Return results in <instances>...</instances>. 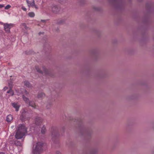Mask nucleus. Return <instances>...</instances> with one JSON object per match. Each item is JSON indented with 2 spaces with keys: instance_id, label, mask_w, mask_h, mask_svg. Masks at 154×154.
Segmentation results:
<instances>
[{
  "instance_id": "nucleus-1",
  "label": "nucleus",
  "mask_w": 154,
  "mask_h": 154,
  "mask_svg": "<svg viewBox=\"0 0 154 154\" xmlns=\"http://www.w3.org/2000/svg\"><path fill=\"white\" fill-rule=\"evenodd\" d=\"M27 128L23 125H20L15 137L16 138L19 139L22 138L26 133Z\"/></svg>"
},
{
  "instance_id": "nucleus-2",
  "label": "nucleus",
  "mask_w": 154,
  "mask_h": 154,
  "mask_svg": "<svg viewBox=\"0 0 154 154\" xmlns=\"http://www.w3.org/2000/svg\"><path fill=\"white\" fill-rule=\"evenodd\" d=\"M44 144L41 142L36 143L33 149V154H41L43 152V147Z\"/></svg>"
},
{
  "instance_id": "nucleus-3",
  "label": "nucleus",
  "mask_w": 154,
  "mask_h": 154,
  "mask_svg": "<svg viewBox=\"0 0 154 154\" xmlns=\"http://www.w3.org/2000/svg\"><path fill=\"white\" fill-rule=\"evenodd\" d=\"M1 23L2 24H3L4 26V30L7 33L10 32V29L11 28L13 27L14 26V24L13 23L8 24L7 23H4L2 22H1Z\"/></svg>"
},
{
  "instance_id": "nucleus-4",
  "label": "nucleus",
  "mask_w": 154,
  "mask_h": 154,
  "mask_svg": "<svg viewBox=\"0 0 154 154\" xmlns=\"http://www.w3.org/2000/svg\"><path fill=\"white\" fill-rule=\"evenodd\" d=\"M35 69L37 72L38 73L42 74H48V71L45 67H42V69L43 71L41 70L38 66L35 67Z\"/></svg>"
},
{
  "instance_id": "nucleus-5",
  "label": "nucleus",
  "mask_w": 154,
  "mask_h": 154,
  "mask_svg": "<svg viewBox=\"0 0 154 154\" xmlns=\"http://www.w3.org/2000/svg\"><path fill=\"white\" fill-rule=\"evenodd\" d=\"M51 9L54 13L57 14L59 13L61 9L59 7L56 5H53L51 7Z\"/></svg>"
},
{
  "instance_id": "nucleus-6",
  "label": "nucleus",
  "mask_w": 154,
  "mask_h": 154,
  "mask_svg": "<svg viewBox=\"0 0 154 154\" xmlns=\"http://www.w3.org/2000/svg\"><path fill=\"white\" fill-rule=\"evenodd\" d=\"M42 120L39 117H38L35 119V123L36 125H39L42 123Z\"/></svg>"
},
{
  "instance_id": "nucleus-7",
  "label": "nucleus",
  "mask_w": 154,
  "mask_h": 154,
  "mask_svg": "<svg viewBox=\"0 0 154 154\" xmlns=\"http://www.w3.org/2000/svg\"><path fill=\"white\" fill-rule=\"evenodd\" d=\"M26 2L28 4V5L29 7H30V6H31L32 7H33L34 5H35V1L34 0H33L32 2H31L30 1H29L28 0H26Z\"/></svg>"
},
{
  "instance_id": "nucleus-8",
  "label": "nucleus",
  "mask_w": 154,
  "mask_h": 154,
  "mask_svg": "<svg viewBox=\"0 0 154 154\" xmlns=\"http://www.w3.org/2000/svg\"><path fill=\"white\" fill-rule=\"evenodd\" d=\"M29 105L34 109H36L37 108V106L35 105V103L33 101H29Z\"/></svg>"
},
{
  "instance_id": "nucleus-9",
  "label": "nucleus",
  "mask_w": 154,
  "mask_h": 154,
  "mask_svg": "<svg viewBox=\"0 0 154 154\" xmlns=\"http://www.w3.org/2000/svg\"><path fill=\"white\" fill-rule=\"evenodd\" d=\"M9 85L10 87V89L9 91H7V93L8 94H10L12 96L14 95V93L13 91L11 89V88L12 86V85H10V84H9Z\"/></svg>"
},
{
  "instance_id": "nucleus-10",
  "label": "nucleus",
  "mask_w": 154,
  "mask_h": 154,
  "mask_svg": "<svg viewBox=\"0 0 154 154\" xmlns=\"http://www.w3.org/2000/svg\"><path fill=\"white\" fill-rule=\"evenodd\" d=\"M12 106H13L15 108L16 110L17 111H18L19 110L20 106L18 105L17 103H12Z\"/></svg>"
},
{
  "instance_id": "nucleus-11",
  "label": "nucleus",
  "mask_w": 154,
  "mask_h": 154,
  "mask_svg": "<svg viewBox=\"0 0 154 154\" xmlns=\"http://www.w3.org/2000/svg\"><path fill=\"white\" fill-rule=\"evenodd\" d=\"M13 117L12 115H8L6 118V120L8 122H10L13 120Z\"/></svg>"
},
{
  "instance_id": "nucleus-12",
  "label": "nucleus",
  "mask_w": 154,
  "mask_h": 154,
  "mask_svg": "<svg viewBox=\"0 0 154 154\" xmlns=\"http://www.w3.org/2000/svg\"><path fill=\"white\" fill-rule=\"evenodd\" d=\"M45 94L44 93L40 92L38 94L37 97L38 98H42L45 97Z\"/></svg>"
},
{
  "instance_id": "nucleus-13",
  "label": "nucleus",
  "mask_w": 154,
  "mask_h": 154,
  "mask_svg": "<svg viewBox=\"0 0 154 154\" xmlns=\"http://www.w3.org/2000/svg\"><path fill=\"white\" fill-rule=\"evenodd\" d=\"M24 85L26 86V87L28 88L32 87V85L30 84L29 82L27 81H25L24 82Z\"/></svg>"
},
{
  "instance_id": "nucleus-14",
  "label": "nucleus",
  "mask_w": 154,
  "mask_h": 154,
  "mask_svg": "<svg viewBox=\"0 0 154 154\" xmlns=\"http://www.w3.org/2000/svg\"><path fill=\"white\" fill-rule=\"evenodd\" d=\"M23 100L26 103H28L29 101V100L28 98L25 97L24 95H23Z\"/></svg>"
},
{
  "instance_id": "nucleus-15",
  "label": "nucleus",
  "mask_w": 154,
  "mask_h": 154,
  "mask_svg": "<svg viewBox=\"0 0 154 154\" xmlns=\"http://www.w3.org/2000/svg\"><path fill=\"white\" fill-rule=\"evenodd\" d=\"M28 15L31 17H33L35 15V14L33 12H29L28 13Z\"/></svg>"
},
{
  "instance_id": "nucleus-16",
  "label": "nucleus",
  "mask_w": 154,
  "mask_h": 154,
  "mask_svg": "<svg viewBox=\"0 0 154 154\" xmlns=\"http://www.w3.org/2000/svg\"><path fill=\"white\" fill-rule=\"evenodd\" d=\"M46 131V128L45 127H43L42 128L41 132L43 134H44L45 133Z\"/></svg>"
},
{
  "instance_id": "nucleus-17",
  "label": "nucleus",
  "mask_w": 154,
  "mask_h": 154,
  "mask_svg": "<svg viewBox=\"0 0 154 154\" xmlns=\"http://www.w3.org/2000/svg\"><path fill=\"white\" fill-rule=\"evenodd\" d=\"M22 25L24 27V28L26 29H29V27H27L26 26V24H25V23H22Z\"/></svg>"
},
{
  "instance_id": "nucleus-18",
  "label": "nucleus",
  "mask_w": 154,
  "mask_h": 154,
  "mask_svg": "<svg viewBox=\"0 0 154 154\" xmlns=\"http://www.w3.org/2000/svg\"><path fill=\"white\" fill-rule=\"evenodd\" d=\"M11 7V5H8L5 7V9L6 10H8Z\"/></svg>"
},
{
  "instance_id": "nucleus-19",
  "label": "nucleus",
  "mask_w": 154,
  "mask_h": 154,
  "mask_svg": "<svg viewBox=\"0 0 154 154\" xmlns=\"http://www.w3.org/2000/svg\"><path fill=\"white\" fill-rule=\"evenodd\" d=\"M21 9L24 11H26V9L24 6H22Z\"/></svg>"
},
{
  "instance_id": "nucleus-20",
  "label": "nucleus",
  "mask_w": 154,
  "mask_h": 154,
  "mask_svg": "<svg viewBox=\"0 0 154 154\" xmlns=\"http://www.w3.org/2000/svg\"><path fill=\"white\" fill-rule=\"evenodd\" d=\"M24 93H25V94L26 95H27L28 94H29L28 92L26 90L25 91Z\"/></svg>"
},
{
  "instance_id": "nucleus-21",
  "label": "nucleus",
  "mask_w": 154,
  "mask_h": 154,
  "mask_svg": "<svg viewBox=\"0 0 154 154\" xmlns=\"http://www.w3.org/2000/svg\"><path fill=\"white\" fill-rule=\"evenodd\" d=\"M55 154H61V153L59 151H57Z\"/></svg>"
},
{
  "instance_id": "nucleus-22",
  "label": "nucleus",
  "mask_w": 154,
  "mask_h": 154,
  "mask_svg": "<svg viewBox=\"0 0 154 154\" xmlns=\"http://www.w3.org/2000/svg\"><path fill=\"white\" fill-rule=\"evenodd\" d=\"M4 7V5H1L0 4V8H3Z\"/></svg>"
},
{
  "instance_id": "nucleus-23",
  "label": "nucleus",
  "mask_w": 154,
  "mask_h": 154,
  "mask_svg": "<svg viewBox=\"0 0 154 154\" xmlns=\"http://www.w3.org/2000/svg\"><path fill=\"white\" fill-rule=\"evenodd\" d=\"M34 7L35 9H38V7L35 4V5L33 7Z\"/></svg>"
},
{
  "instance_id": "nucleus-24",
  "label": "nucleus",
  "mask_w": 154,
  "mask_h": 154,
  "mask_svg": "<svg viewBox=\"0 0 154 154\" xmlns=\"http://www.w3.org/2000/svg\"><path fill=\"white\" fill-rule=\"evenodd\" d=\"M8 88L7 87H5L4 88V91H6L7 89Z\"/></svg>"
},
{
  "instance_id": "nucleus-25",
  "label": "nucleus",
  "mask_w": 154,
  "mask_h": 154,
  "mask_svg": "<svg viewBox=\"0 0 154 154\" xmlns=\"http://www.w3.org/2000/svg\"><path fill=\"white\" fill-rule=\"evenodd\" d=\"M42 22H45V20H41Z\"/></svg>"
},
{
  "instance_id": "nucleus-26",
  "label": "nucleus",
  "mask_w": 154,
  "mask_h": 154,
  "mask_svg": "<svg viewBox=\"0 0 154 154\" xmlns=\"http://www.w3.org/2000/svg\"><path fill=\"white\" fill-rule=\"evenodd\" d=\"M0 154H5L3 152H1Z\"/></svg>"
},
{
  "instance_id": "nucleus-27",
  "label": "nucleus",
  "mask_w": 154,
  "mask_h": 154,
  "mask_svg": "<svg viewBox=\"0 0 154 154\" xmlns=\"http://www.w3.org/2000/svg\"><path fill=\"white\" fill-rule=\"evenodd\" d=\"M17 141L15 142V143L16 144H17Z\"/></svg>"
}]
</instances>
